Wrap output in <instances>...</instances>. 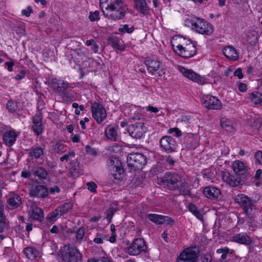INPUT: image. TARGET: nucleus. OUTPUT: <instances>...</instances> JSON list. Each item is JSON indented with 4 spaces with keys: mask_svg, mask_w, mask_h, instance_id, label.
Wrapping results in <instances>:
<instances>
[{
    "mask_svg": "<svg viewBox=\"0 0 262 262\" xmlns=\"http://www.w3.org/2000/svg\"><path fill=\"white\" fill-rule=\"evenodd\" d=\"M178 69L185 77L192 81L197 82L201 84H203L205 83V78L194 73L191 70L186 69L181 66H179L178 67Z\"/></svg>",
    "mask_w": 262,
    "mask_h": 262,
    "instance_id": "obj_11",
    "label": "nucleus"
},
{
    "mask_svg": "<svg viewBox=\"0 0 262 262\" xmlns=\"http://www.w3.org/2000/svg\"><path fill=\"white\" fill-rule=\"evenodd\" d=\"M17 137V135L15 132L8 130L4 134L3 140L6 145L11 146L14 143Z\"/></svg>",
    "mask_w": 262,
    "mask_h": 262,
    "instance_id": "obj_27",
    "label": "nucleus"
},
{
    "mask_svg": "<svg viewBox=\"0 0 262 262\" xmlns=\"http://www.w3.org/2000/svg\"><path fill=\"white\" fill-rule=\"evenodd\" d=\"M201 101L204 107L211 110H219L222 107L221 101L215 97L207 95L203 96Z\"/></svg>",
    "mask_w": 262,
    "mask_h": 262,
    "instance_id": "obj_10",
    "label": "nucleus"
},
{
    "mask_svg": "<svg viewBox=\"0 0 262 262\" xmlns=\"http://www.w3.org/2000/svg\"><path fill=\"white\" fill-rule=\"evenodd\" d=\"M146 245L143 238L135 239L130 246L126 249V252L130 255H138L142 252H145Z\"/></svg>",
    "mask_w": 262,
    "mask_h": 262,
    "instance_id": "obj_7",
    "label": "nucleus"
},
{
    "mask_svg": "<svg viewBox=\"0 0 262 262\" xmlns=\"http://www.w3.org/2000/svg\"><path fill=\"white\" fill-rule=\"evenodd\" d=\"M145 110L151 113H157L159 111V108L156 107L149 105L145 107Z\"/></svg>",
    "mask_w": 262,
    "mask_h": 262,
    "instance_id": "obj_57",
    "label": "nucleus"
},
{
    "mask_svg": "<svg viewBox=\"0 0 262 262\" xmlns=\"http://www.w3.org/2000/svg\"><path fill=\"white\" fill-rule=\"evenodd\" d=\"M106 138L112 141H116L118 138V127L115 125H109L105 130Z\"/></svg>",
    "mask_w": 262,
    "mask_h": 262,
    "instance_id": "obj_24",
    "label": "nucleus"
},
{
    "mask_svg": "<svg viewBox=\"0 0 262 262\" xmlns=\"http://www.w3.org/2000/svg\"><path fill=\"white\" fill-rule=\"evenodd\" d=\"M146 132V128L143 121H138L130 125L128 132L130 135L136 139H139Z\"/></svg>",
    "mask_w": 262,
    "mask_h": 262,
    "instance_id": "obj_12",
    "label": "nucleus"
},
{
    "mask_svg": "<svg viewBox=\"0 0 262 262\" xmlns=\"http://www.w3.org/2000/svg\"><path fill=\"white\" fill-rule=\"evenodd\" d=\"M109 43L116 49L123 51L125 49L123 41L116 36L111 37L109 39Z\"/></svg>",
    "mask_w": 262,
    "mask_h": 262,
    "instance_id": "obj_32",
    "label": "nucleus"
},
{
    "mask_svg": "<svg viewBox=\"0 0 262 262\" xmlns=\"http://www.w3.org/2000/svg\"><path fill=\"white\" fill-rule=\"evenodd\" d=\"M191 186L186 181L180 182L178 184L177 190H179V194L184 196H191Z\"/></svg>",
    "mask_w": 262,
    "mask_h": 262,
    "instance_id": "obj_29",
    "label": "nucleus"
},
{
    "mask_svg": "<svg viewBox=\"0 0 262 262\" xmlns=\"http://www.w3.org/2000/svg\"><path fill=\"white\" fill-rule=\"evenodd\" d=\"M109 150L114 152H119L122 150V147L118 144L114 143L113 145L109 147Z\"/></svg>",
    "mask_w": 262,
    "mask_h": 262,
    "instance_id": "obj_48",
    "label": "nucleus"
},
{
    "mask_svg": "<svg viewBox=\"0 0 262 262\" xmlns=\"http://www.w3.org/2000/svg\"><path fill=\"white\" fill-rule=\"evenodd\" d=\"M135 30V27L134 26L129 27L128 25H124L122 27L119 28L118 29V31L122 34H125L126 33H131Z\"/></svg>",
    "mask_w": 262,
    "mask_h": 262,
    "instance_id": "obj_46",
    "label": "nucleus"
},
{
    "mask_svg": "<svg viewBox=\"0 0 262 262\" xmlns=\"http://www.w3.org/2000/svg\"><path fill=\"white\" fill-rule=\"evenodd\" d=\"M164 223H166V225L172 226L174 223V221L173 219H172L171 217L168 216L164 215L163 219V224H164Z\"/></svg>",
    "mask_w": 262,
    "mask_h": 262,
    "instance_id": "obj_54",
    "label": "nucleus"
},
{
    "mask_svg": "<svg viewBox=\"0 0 262 262\" xmlns=\"http://www.w3.org/2000/svg\"><path fill=\"white\" fill-rule=\"evenodd\" d=\"M234 76L237 77L239 79H242L243 77L242 69L240 68L236 69L234 72Z\"/></svg>",
    "mask_w": 262,
    "mask_h": 262,
    "instance_id": "obj_60",
    "label": "nucleus"
},
{
    "mask_svg": "<svg viewBox=\"0 0 262 262\" xmlns=\"http://www.w3.org/2000/svg\"><path fill=\"white\" fill-rule=\"evenodd\" d=\"M147 71L152 75L158 74L160 77L164 74V69L161 68V63L156 59H149L145 61Z\"/></svg>",
    "mask_w": 262,
    "mask_h": 262,
    "instance_id": "obj_13",
    "label": "nucleus"
},
{
    "mask_svg": "<svg viewBox=\"0 0 262 262\" xmlns=\"http://www.w3.org/2000/svg\"><path fill=\"white\" fill-rule=\"evenodd\" d=\"M29 218L33 220L41 222L43 219V211L35 205H32L29 211Z\"/></svg>",
    "mask_w": 262,
    "mask_h": 262,
    "instance_id": "obj_20",
    "label": "nucleus"
},
{
    "mask_svg": "<svg viewBox=\"0 0 262 262\" xmlns=\"http://www.w3.org/2000/svg\"><path fill=\"white\" fill-rule=\"evenodd\" d=\"M68 168L69 176L73 178H76L82 174V170L81 169L79 164L77 160L70 162Z\"/></svg>",
    "mask_w": 262,
    "mask_h": 262,
    "instance_id": "obj_21",
    "label": "nucleus"
},
{
    "mask_svg": "<svg viewBox=\"0 0 262 262\" xmlns=\"http://www.w3.org/2000/svg\"><path fill=\"white\" fill-rule=\"evenodd\" d=\"M58 255L64 262H79L82 255L74 246L64 245L58 253Z\"/></svg>",
    "mask_w": 262,
    "mask_h": 262,
    "instance_id": "obj_5",
    "label": "nucleus"
},
{
    "mask_svg": "<svg viewBox=\"0 0 262 262\" xmlns=\"http://www.w3.org/2000/svg\"><path fill=\"white\" fill-rule=\"evenodd\" d=\"M202 262H211V256L210 255H204L201 257Z\"/></svg>",
    "mask_w": 262,
    "mask_h": 262,
    "instance_id": "obj_63",
    "label": "nucleus"
},
{
    "mask_svg": "<svg viewBox=\"0 0 262 262\" xmlns=\"http://www.w3.org/2000/svg\"><path fill=\"white\" fill-rule=\"evenodd\" d=\"M111 170L114 172V178L120 179V178L117 177V174L121 175L123 172V170L121 167V164L120 161H117V164H115V166L111 167Z\"/></svg>",
    "mask_w": 262,
    "mask_h": 262,
    "instance_id": "obj_39",
    "label": "nucleus"
},
{
    "mask_svg": "<svg viewBox=\"0 0 262 262\" xmlns=\"http://www.w3.org/2000/svg\"><path fill=\"white\" fill-rule=\"evenodd\" d=\"M50 86L56 92H63L69 87L67 82L56 78H53L50 82Z\"/></svg>",
    "mask_w": 262,
    "mask_h": 262,
    "instance_id": "obj_18",
    "label": "nucleus"
},
{
    "mask_svg": "<svg viewBox=\"0 0 262 262\" xmlns=\"http://www.w3.org/2000/svg\"><path fill=\"white\" fill-rule=\"evenodd\" d=\"M91 111L93 117L98 124L101 123L106 118V110L100 104L94 103L91 107Z\"/></svg>",
    "mask_w": 262,
    "mask_h": 262,
    "instance_id": "obj_9",
    "label": "nucleus"
},
{
    "mask_svg": "<svg viewBox=\"0 0 262 262\" xmlns=\"http://www.w3.org/2000/svg\"><path fill=\"white\" fill-rule=\"evenodd\" d=\"M100 6L104 16L114 20L123 19L127 10L123 0H100Z\"/></svg>",
    "mask_w": 262,
    "mask_h": 262,
    "instance_id": "obj_1",
    "label": "nucleus"
},
{
    "mask_svg": "<svg viewBox=\"0 0 262 262\" xmlns=\"http://www.w3.org/2000/svg\"><path fill=\"white\" fill-rule=\"evenodd\" d=\"M234 200L248 218L251 219L254 217L256 206L255 202L250 198L244 194L239 193L235 195Z\"/></svg>",
    "mask_w": 262,
    "mask_h": 262,
    "instance_id": "obj_3",
    "label": "nucleus"
},
{
    "mask_svg": "<svg viewBox=\"0 0 262 262\" xmlns=\"http://www.w3.org/2000/svg\"><path fill=\"white\" fill-rule=\"evenodd\" d=\"M163 216L157 214L150 213L147 215L148 219L150 221L156 225H163Z\"/></svg>",
    "mask_w": 262,
    "mask_h": 262,
    "instance_id": "obj_36",
    "label": "nucleus"
},
{
    "mask_svg": "<svg viewBox=\"0 0 262 262\" xmlns=\"http://www.w3.org/2000/svg\"><path fill=\"white\" fill-rule=\"evenodd\" d=\"M31 171L40 181H44L47 179L48 172L43 168L38 166L34 167Z\"/></svg>",
    "mask_w": 262,
    "mask_h": 262,
    "instance_id": "obj_31",
    "label": "nucleus"
},
{
    "mask_svg": "<svg viewBox=\"0 0 262 262\" xmlns=\"http://www.w3.org/2000/svg\"><path fill=\"white\" fill-rule=\"evenodd\" d=\"M7 203L9 208H16L21 203V198L18 194L12 193L10 195L8 199Z\"/></svg>",
    "mask_w": 262,
    "mask_h": 262,
    "instance_id": "obj_26",
    "label": "nucleus"
},
{
    "mask_svg": "<svg viewBox=\"0 0 262 262\" xmlns=\"http://www.w3.org/2000/svg\"><path fill=\"white\" fill-rule=\"evenodd\" d=\"M136 9L141 13L146 15L149 13V9L145 0H134Z\"/></svg>",
    "mask_w": 262,
    "mask_h": 262,
    "instance_id": "obj_30",
    "label": "nucleus"
},
{
    "mask_svg": "<svg viewBox=\"0 0 262 262\" xmlns=\"http://www.w3.org/2000/svg\"><path fill=\"white\" fill-rule=\"evenodd\" d=\"M222 179L230 186L236 187L240 184V181L234 176L231 175L227 171L222 172Z\"/></svg>",
    "mask_w": 262,
    "mask_h": 262,
    "instance_id": "obj_25",
    "label": "nucleus"
},
{
    "mask_svg": "<svg viewBox=\"0 0 262 262\" xmlns=\"http://www.w3.org/2000/svg\"><path fill=\"white\" fill-rule=\"evenodd\" d=\"M189 211L192 212L198 219L202 220L203 218L202 214L198 210L196 206L193 204H190L188 205Z\"/></svg>",
    "mask_w": 262,
    "mask_h": 262,
    "instance_id": "obj_41",
    "label": "nucleus"
},
{
    "mask_svg": "<svg viewBox=\"0 0 262 262\" xmlns=\"http://www.w3.org/2000/svg\"><path fill=\"white\" fill-rule=\"evenodd\" d=\"M98 262H112L111 259L107 257H100L98 258Z\"/></svg>",
    "mask_w": 262,
    "mask_h": 262,
    "instance_id": "obj_64",
    "label": "nucleus"
},
{
    "mask_svg": "<svg viewBox=\"0 0 262 262\" xmlns=\"http://www.w3.org/2000/svg\"><path fill=\"white\" fill-rule=\"evenodd\" d=\"M197 258L198 255L194 249L187 248L180 253L176 262H196Z\"/></svg>",
    "mask_w": 262,
    "mask_h": 262,
    "instance_id": "obj_8",
    "label": "nucleus"
},
{
    "mask_svg": "<svg viewBox=\"0 0 262 262\" xmlns=\"http://www.w3.org/2000/svg\"><path fill=\"white\" fill-rule=\"evenodd\" d=\"M232 167L236 175L243 176L248 172V166L243 162L236 160L233 162Z\"/></svg>",
    "mask_w": 262,
    "mask_h": 262,
    "instance_id": "obj_19",
    "label": "nucleus"
},
{
    "mask_svg": "<svg viewBox=\"0 0 262 262\" xmlns=\"http://www.w3.org/2000/svg\"><path fill=\"white\" fill-rule=\"evenodd\" d=\"M32 12L33 10L30 7H28L27 9L23 10L21 11L22 14L27 17L29 16Z\"/></svg>",
    "mask_w": 262,
    "mask_h": 262,
    "instance_id": "obj_58",
    "label": "nucleus"
},
{
    "mask_svg": "<svg viewBox=\"0 0 262 262\" xmlns=\"http://www.w3.org/2000/svg\"><path fill=\"white\" fill-rule=\"evenodd\" d=\"M224 55L228 59L232 60H237L238 55L234 48L231 46H227L223 50Z\"/></svg>",
    "mask_w": 262,
    "mask_h": 262,
    "instance_id": "obj_28",
    "label": "nucleus"
},
{
    "mask_svg": "<svg viewBox=\"0 0 262 262\" xmlns=\"http://www.w3.org/2000/svg\"><path fill=\"white\" fill-rule=\"evenodd\" d=\"M88 189L92 192H96L97 185L94 182H87L86 184Z\"/></svg>",
    "mask_w": 262,
    "mask_h": 262,
    "instance_id": "obj_53",
    "label": "nucleus"
},
{
    "mask_svg": "<svg viewBox=\"0 0 262 262\" xmlns=\"http://www.w3.org/2000/svg\"><path fill=\"white\" fill-rule=\"evenodd\" d=\"M250 98L255 104L262 105V94L258 93H252L250 94Z\"/></svg>",
    "mask_w": 262,
    "mask_h": 262,
    "instance_id": "obj_43",
    "label": "nucleus"
},
{
    "mask_svg": "<svg viewBox=\"0 0 262 262\" xmlns=\"http://www.w3.org/2000/svg\"><path fill=\"white\" fill-rule=\"evenodd\" d=\"M42 119V114L40 112H38L32 118V128L37 136H39L43 132Z\"/></svg>",
    "mask_w": 262,
    "mask_h": 262,
    "instance_id": "obj_17",
    "label": "nucleus"
},
{
    "mask_svg": "<svg viewBox=\"0 0 262 262\" xmlns=\"http://www.w3.org/2000/svg\"><path fill=\"white\" fill-rule=\"evenodd\" d=\"M232 241L245 245H249L252 243L251 237L245 232L236 234L233 236Z\"/></svg>",
    "mask_w": 262,
    "mask_h": 262,
    "instance_id": "obj_22",
    "label": "nucleus"
},
{
    "mask_svg": "<svg viewBox=\"0 0 262 262\" xmlns=\"http://www.w3.org/2000/svg\"><path fill=\"white\" fill-rule=\"evenodd\" d=\"M117 161H120L116 158L111 157L109 159V165H110V169L113 166H115V164H117Z\"/></svg>",
    "mask_w": 262,
    "mask_h": 262,
    "instance_id": "obj_59",
    "label": "nucleus"
},
{
    "mask_svg": "<svg viewBox=\"0 0 262 262\" xmlns=\"http://www.w3.org/2000/svg\"><path fill=\"white\" fill-rule=\"evenodd\" d=\"M146 157L140 153H131L127 158V163L130 166L139 167L146 163Z\"/></svg>",
    "mask_w": 262,
    "mask_h": 262,
    "instance_id": "obj_14",
    "label": "nucleus"
},
{
    "mask_svg": "<svg viewBox=\"0 0 262 262\" xmlns=\"http://www.w3.org/2000/svg\"><path fill=\"white\" fill-rule=\"evenodd\" d=\"M167 133L168 134H172L173 133H174L175 136L177 137H179L182 135L181 131L177 127L170 128L168 130Z\"/></svg>",
    "mask_w": 262,
    "mask_h": 262,
    "instance_id": "obj_55",
    "label": "nucleus"
},
{
    "mask_svg": "<svg viewBox=\"0 0 262 262\" xmlns=\"http://www.w3.org/2000/svg\"><path fill=\"white\" fill-rule=\"evenodd\" d=\"M99 12L98 11H95L93 12H90L89 18L91 21L98 20L99 17Z\"/></svg>",
    "mask_w": 262,
    "mask_h": 262,
    "instance_id": "obj_50",
    "label": "nucleus"
},
{
    "mask_svg": "<svg viewBox=\"0 0 262 262\" xmlns=\"http://www.w3.org/2000/svg\"><path fill=\"white\" fill-rule=\"evenodd\" d=\"M172 46L174 52L185 59L192 57L196 53L195 47L190 40L182 39L179 43L174 42Z\"/></svg>",
    "mask_w": 262,
    "mask_h": 262,
    "instance_id": "obj_4",
    "label": "nucleus"
},
{
    "mask_svg": "<svg viewBox=\"0 0 262 262\" xmlns=\"http://www.w3.org/2000/svg\"><path fill=\"white\" fill-rule=\"evenodd\" d=\"M62 215L59 212L58 210L56 208L51 213L48 214L47 216V220L50 223H53L58 220Z\"/></svg>",
    "mask_w": 262,
    "mask_h": 262,
    "instance_id": "obj_40",
    "label": "nucleus"
},
{
    "mask_svg": "<svg viewBox=\"0 0 262 262\" xmlns=\"http://www.w3.org/2000/svg\"><path fill=\"white\" fill-rule=\"evenodd\" d=\"M255 158L259 164L262 165V151H258L255 154Z\"/></svg>",
    "mask_w": 262,
    "mask_h": 262,
    "instance_id": "obj_56",
    "label": "nucleus"
},
{
    "mask_svg": "<svg viewBox=\"0 0 262 262\" xmlns=\"http://www.w3.org/2000/svg\"><path fill=\"white\" fill-rule=\"evenodd\" d=\"M29 156L32 159H39L43 155V149L39 146H34L29 150Z\"/></svg>",
    "mask_w": 262,
    "mask_h": 262,
    "instance_id": "obj_33",
    "label": "nucleus"
},
{
    "mask_svg": "<svg viewBox=\"0 0 262 262\" xmlns=\"http://www.w3.org/2000/svg\"><path fill=\"white\" fill-rule=\"evenodd\" d=\"M161 147L165 151L171 152L176 149L177 144L174 139L170 136H164L160 141Z\"/></svg>",
    "mask_w": 262,
    "mask_h": 262,
    "instance_id": "obj_15",
    "label": "nucleus"
},
{
    "mask_svg": "<svg viewBox=\"0 0 262 262\" xmlns=\"http://www.w3.org/2000/svg\"><path fill=\"white\" fill-rule=\"evenodd\" d=\"M10 228V224L9 221H6L0 223V233H2L5 231L8 230Z\"/></svg>",
    "mask_w": 262,
    "mask_h": 262,
    "instance_id": "obj_51",
    "label": "nucleus"
},
{
    "mask_svg": "<svg viewBox=\"0 0 262 262\" xmlns=\"http://www.w3.org/2000/svg\"><path fill=\"white\" fill-rule=\"evenodd\" d=\"M24 252L26 256L30 259L33 260L40 257V254L38 251L31 247L25 248Z\"/></svg>",
    "mask_w": 262,
    "mask_h": 262,
    "instance_id": "obj_34",
    "label": "nucleus"
},
{
    "mask_svg": "<svg viewBox=\"0 0 262 262\" xmlns=\"http://www.w3.org/2000/svg\"><path fill=\"white\" fill-rule=\"evenodd\" d=\"M51 143L55 152L57 154H62L67 150V145L60 141L54 140Z\"/></svg>",
    "mask_w": 262,
    "mask_h": 262,
    "instance_id": "obj_35",
    "label": "nucleus"
},
{
    "mask_svg": "<svg viewBox=\"0 0 262 262\" xmlns=\"http://www.w3.org/2000/svg\"><path fill=\"white\" fill-rule=\"evenodd\" d=\"M238 88L241 92H245L247 90L246 84L243 83H239L238 84Z\"/></svg>",
    "mask_w": 262,
    "mask_h": 262,
    "instance_id": "obj_61",
    "label": "nucleus"
},
{
    "mask_svg": "<svg viewBox=\"0 0 262 262\" xmlns=\"http://www.w3.org/2000/svg\"><path fill=\"white\" fill-rule=\"evenodd\" d=\"M48 190L43 185H33L31 187L29 194L31 196L44 198L48 195Z\"/></svg>",
    "mask_w": 262,
    "mask_h": 262,
    "instance_id": "obj_16",
    "label": "nucleus"
},
{
    "mask_svg": "<svg viewBox=\"0 0 262 262\" xmlns=\"http://www.w3.org/2000/svg\"><path fill=\"white\" fill-rule=\"evenodd\" d=\"M181 177L175 173H166L162 178H157V183L163 184L171 190H176L178 188V184L180 183Z\"/></svg>",
    "mask_w": 262,
    "mask_h": 262,
    "instance_id": "obj_6",
    "label": "nucleus"
},
{
    "mask_svg": "<svg viewBox=\"0 0 262 262\" xmlns=\"http://www.w3.org/2000/svg\"><path fill=\"white\" fill-rule=\"evenodd\" d=\"M203 193L207 198L210 199H216L220 196L221 192L217 188L209 186L204 188Z\"/></svg>",
    "mask_w": 262,
    "mask_h": 262,
    "instance_id": "obj_23",
    "label": "nucleus"
},
{
    "mask_svg": "<svg viewBox=\"0 0 262 262\" xmlns=\"http://www.w3.org/2000/svg\"><path fill=\"white\" fill-rule=\"evenodd\" d=\"M75 156V153L73 150H71L68 152V154L63 155L60 158V160L61 162H63L66 160H70L74 158Z\"/></svg>",
    "mask_w": 262,
    "mask_h": 262,
    "instance_id": "obj_47",
    "label": "nucleus"
},
{
    "mask_svg": "<svg viewBox=\"0 0 262 262\" xmlns=\"http://www.w3.org/2000/svg\"><path fill=\"white\" fill-rule=\"evenodd\" d=\"M73 205L70 203H66L61 205L57 209L58 210L61 215L67 213L70 210L72 209Z\"/></svg>",
    "mask_w": 262,
    "mask_h": 262,
    "instance_id": "obj_42",
    "label": "nucleus"
},
{
    "mask_svg": "<svg viewBox=\"0 0 262 262\" xmlns=\"http://www.w3.org/2000/svg\"><path fill=\"white\" fill-rule=\"evenodd\" d=\"M107 240V236L104 231L98 232L95 235L93 241L97 244H102L104 241Z\"/></svg>",
    "mask_w": 262,
    "mask_h": 262,
    "instance_id": "obj_37",
    "label": "nucleus"
},
{
    "mask_svg": "<svg viewBox=\"0 0 262 262\" xmlns=\"http://www.w3.org/2000/svg\"><path fill=\"white\" fill-rule=\"evenodd\" d=\"M85 234V229L83 227H80L76 232V242L80 243L83 238Z\"/></svg>",
    "mask_w": 262,
    "mask_h": 262,
    "instance_id": "obj_45",
    "label": "nucleus"
},
{
    "mask_svg": "<svg viewBox=\"0 0 262 262\" xmlns=\"http://www.w3.org/2000/svg\"><path fill=\"white\" fill-rule=\"evenodd\" d=\"M114 215V211L112 209L108 210L107 211L106 219L108 222H111Z\"/></svg>",
    "mask_w": 262,
    "mask_h": 262,
    "instance_id": "obj_62",
    "label": "nucleus"
},
{
    "mask_svg": "<svg viewBox=\"0 0 262 262\" xmlns=\"http://www.w3.org/2000/svg\"><path fill=\"white\" fill-rule=\"evenodd\" d=\"M187 25L191 27L194 31L205 35H211L213 31L212 25L204 19L193 17L186 19L185 21Z\"/></svg>",
    "mask_w": 262,
    "mask_h": 262,
    "instance_id": "obj_2",
    "label": "nucleus"
},
{
    "mask_svg": "<svg viewBox=\"0 0 262 262\" xmlns=\"http://www.w3.org/2000/svg\"><path fill=\"white\" fill-rule=\"evenodd\" d=\"M129 119L133 121H144V118L142 114L139 112L134 111L133 109H132L129 113Z\"/></svg>",
    "mask_w": 262,
    "mask_h": 262,
    "instance_id": "obj_38",
    "label": "nucleus"
},
{
    "mask_svg": "<svg viewBox=\"0 0 262 262\" xmlns=\"http://www.w3.org/2000/svg\"><path fill=\"white\" fill-rule=\"evenodd\" d=\"M85 152L92 156H96L97 152L96 150L91 147L90 145H88L85 147Z\"/></svg>",
    "mask_w": 262,
    "mask_h": 262,
    "instance_id": "obj_49",
    "label": "nucleus"
},
{
    "mask_svg": "<svg viewBox=\"0 0 262 262\" xmlns=\"http://www.w3.org/2000/svg\"><path fill=\"white\" fill-rule=\"evenodd\" d=\"M221 126L227 132H232L233 130L232 124L228 120L226 119L221 120Z\"/></svg>",
    "mask_w": 262,
    "mask_h": 262,
    "instance_id": "obj_44",
    "label": "nucleus"
},
{
    "mask_svg": "<svg viewBox=\"0 0 262 262\" xmlns=\"http://www.w3.org/2000/svg\"><path fill=\"white\" fill-rule=\"evenodd\" d=\"M6 107L9 112L13 113L16 110V104L13 101H9L6 105Z\"/></svg>",
    "mask_w": 262,
    "mask_h": 262,
    "instance_id": "obj_52",
    "label": "nucleus"
}]
</instances>
